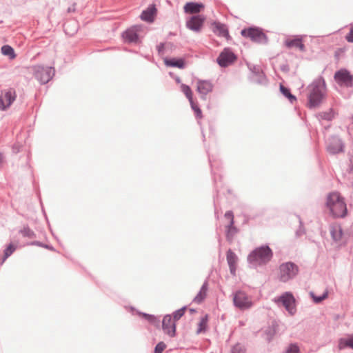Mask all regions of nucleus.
<instances>
[{
	"label": "nucleus",
	"instance_id": "15",
	"mask_svg": "<svg viewBox=\"0 0 353 353\" xmlns=\"http://www.w3.org/2000/svg\"><path fill=\"white\" fill-rule=\"evenodd\" d=\"M205 6L201 3L189 2L184 6V12L187 14H196L199 13Z\"/></svg>",
	"mask_w": 353,
	"mask_h": 353
},
{
	"label": "nucleus",
	"instance_id": "33",
	"mask_svg": "<svg viewBox=\"0 0 353 353\" xmlns=\"http://www.w3.org/2000/svg\"><path fill=\"white\" fill-rule=\"evenodd\" d=\"M15 249L16 248L14 245H8L4 252L5 258H8L9 256H10L14 252Z\"/></svg>",
	"mask_w": 353,
	"mask_h": 353
},
{
	"label": "nucleus",
	"instance_id": "13",
	"mask_svg": "<svg viewBox=\"0 0 353 353\" xmlns=\"http://www.w3.org/2000/svg\"><path fill=\"white\" fill-rule=\"evenodd\" d=\"M235 305L239 308H248L251 306V301L249 298L242 292L236 293L234 298Z\"/></svg>",
	"mask_w": 353,
	"mask_h": 353
},
{
	"label": "nucleus",
	"instance_id": "38",
	"mask_svg": "<svg viewBox=\"0 0 353 353\" xmlns=\"http://www.w3.org/2000/svg\"><path fill=\"white\" fill-rule=\"evenodd\" d=\"M166 345L163 342L159 343L154 350V353H162Z\"/></svg>",
	"mask_w": 353,
	"mask_h": 353
},
{
	"label": "nucleus",
	"instance_id": "30",
	"mask_svg": "<svg viewBox=\"0 0 353 353\" xmlns=\"http://www.w3.org/2000/svg\"><path fill=\"white\" fill-rule=\"evenodd\" d=\"M192 109L194 110L196 117L199 119L202 118V112L201 110L198 106L197 103H196L193 100L192 102H190Z\"/></svg>",
	"mask_w": 353,
	"mask_h": 353
},
{
	"label": "nucleus",
	"instance_id": "18",
	"mask_svg": "<svg viewBox=\"0 0 353 353\" xmlns=\"http://www.w3.org/2000/svg\"><path fill=\"white\" fill-rule=\"evenodd\" d=\"M212 31L220 37H228L229 33L226 26L219 22H214L211 24Z\"/></svg>",
	"mask_w": 353,
	"mask_h": 353
},
{
	"label": "nucleus",
	"instance_id": "25",
	"mask_svg": "<svg viewBox=\"0 0 353 353\" xmlns=\"http://www.w3.org/2000/svg\"><path fill=\"white\" fill-rule=\"evenodd\" d=\"M208 316L206 314L201 319V321L198 325V329L196 330V334H200L206 330L207 327H208Z\"/></svg>",
	"mask_w": 353,
	"mask_h": 353
},
{
	"label": "nucleus",
	"instance_id": "5",
	"mask_svg": "<svg viewBox=\"0 0 353 353\" xmlns=\"http://www.w3.org/2000/svg\"><path fill=\"white\" fill-rule=\"evenodd\" d=\"M241 35L245 38H248L254 42L265 43L268 38L263 30L259 28H248L241 30Z\"/></svg>",
	"mask_w": 353,
	"mask_h": 353
},
{
	"label": "nucleus",
	"instance_id": "24",
	"mask_svg": "<svg viewBox=\"0 0 353 353\" xmlns=\"http://www.w3.org/2000/svg\"><path fill=\"white\" fill-rule=\"evenodd\" d=\"M331 235L335 241H339L342 239L343 232L340 225H336L331 229Z\"/></svg>",
	"mask_w": 353,
	"mask_h": 353
},
{
	"label": "nucleus",
	"instance_id": "19",
	"mask_svg": "<svg viewBox=\"0 0 353 353\" xmlns=\"http://www.w3.org/2000/svg\"><path fill=\"white\" fill-rule=\"evenodd\" d=\"M213 89L212 84L208 81L199 80L197 81L196 90L202 95H206L212 92Z\"/></svg>",
	"mask_w": 353,
	"mask_h": 353
},
{
	"label": "nucleus",
	"instance_id": "7",
	"mask_svg": "<svg viewBox=\"0 0 353 353\" xmlns=\"http://www.w3.org/2000/svg\"><path fill=\"white\" fill-rule=\"evenodd\" d=\"M276 303H281L285 310L293 315L296 312V300L291 292H285L281 296L274 299Z\"/></svg>",
	"mask_w": 353,
	"mask_h": 353
},
{
	"label": "nucleus",
	"instance_id": "35",
	"mask_svg": "<svg viewBox=\"0 0 353 353\" xmlns=\"http://www.w3.org/2000/svg\"><path fill=\"white\" fill-rule=\"evenodd\" d=\"M299 347L296 344H290L286 350V353H299Z\"/></svg>",
	"mask_w": 353,
	"mask_h": 353
},
{
	"label": "nucleus",
	"instance_id": "23",
	"mask_svg": "<svg viewBox=\"0 0 353 353\" xmlns=\"http://www.w3.org/2000/svg\"><path fill=\"white\" fill-rule=\"evenodd\" d=\"M208 291V283L205 282L203 284L200 291L194 297V301L196 303H201L205 298Z\"/></svg>",
	"mask_w": 353,
	"mask_h": 353
},
{
	"label": "nucleus",
	"instance_id": "21",
	"mask_svg": "<svg viewBox=\"0 0 353 353\" xmlns=\"http://www.w3.org/2000/svg\"><path fill=\"white\" fill-rule=\"evenodd\" d=\"M165 64L168 67L178 68L180 69L184 68L185 63L183 59L177 58H165L163 59Z\"/></svg>",
	"mask_w": 353,
	"mask_h": 353
},
{
	"label": "nucleus",
	"instance_id": "14",
	"mask_svg": "<svg viewBox=\"0 0 353 353\" xmlns=\"http://www.w3.org/2000/svg\"><path fill=\"white\" fill-rule=\"evenodd\" d=\"M141 30V26H134L126 30L123 34V37L129 42H137L139 39L138 32Z\"/></svg>",
	"mask_w": 353,
	"mask_h": 353
},
{
	"label": "nucleus",
	"instance_id": "31",
	"mask_svg": "<svg viewBox=\"0 0 353 353\" xmlns=\"http://www.w3.org/2000/svg\"><path fill=\"white\" fill-rule=\"evenodd\" d=\"M236 233V229L233 225L228 224V230H227V237L229 239H231L233 236Z\"/></svg>",
	"mask_w": 353,
	"mask_h": 353
},
{
	"label": "nucleus",
	"instance_id": "4",
	"mask_svg": "<svg viewBox=\"0 0 353 353\" xmlns=\"http://www.w3.org/2000/svg\"><path fill=\"white\" fill-rule=\"evenodd\" d=\"M34 77L41 83H48L54 74V69L52 67H44L36 65L31 68Z\"/></svg>",
	"mask_w": 353,
	"mask_h": 353
},
{
	"label": "nucleus",
	"instance_id": "41",
	"mask_svg": "<svg viewBox=\"0 0 353 353\" xmlns=\"http://www.w3.org/2000/svg\"><path fill=\"white\" fill-rule=\"evenodd\" d=\"M158 51L159 52H161V51H163V48H164V45L163 43H161L160 45L158 46Z\"/></svg>",
	"mask_w": 353,
	"mask_h": 353
},
{
	"label": "nucleus",
	"instance_id": "39",
	"mask_svg": "<svg viewBox=\"0 0 353 353\" xmlns=\"http://www.w3.org/2000/svg\"><path fill=\"white\" fill-rule=\"evenodd\" d=\"M232 353H245V349L242 345L237 344L233 347Z\"/></svg>",
	"mask_w": 353,
	"mask_h": 353
},
{
	"label": "nucleus",
	"instance_id": "17",
	"mask_svg": "<svg viewBox=\"0 0 353 353\" xmlns=\"http://www.w3.org/2000/svg\"><path fill=\"white\" fill-rule=\"evenodd\" d=\"M226 257H227V261H228V265L230 267V272L233 275H235L236 265H237V261H238V257L236 255V254L230 250H229L227 252Z\"/></svg>",
	"mask_w": 353,
	"mask_h": 353
},
{
	"label": "nucleus",
	"instance_id": "29",
	"mask_svg": "<svg viewBox=\"0 0 353 353\" xmlns=\"http://www.w3.org/2000/svg\"><path fill=\"white\" fill-rule=\"evenodd\" d=\"M310 295L311 296V297L312 298L314 302H315L316 303H321L322 301L325 300V299L327 298V296H328V291L327 290H325L322 296H315V294H314V292H311L310 293Z\"/></svg>",
	"mask_w": 353,
	"mask_h": 353
},
{
	"label": "nucleus",
	"instance_id": "37",
	"mask_svg": "<svg viewBox=\"0 0 353 353\" xmlns=\"http://www.w3.org/2000/svg\"><path fill=\"white\" fill-rule=\"evenodd\" d=\"M345 39L349 43H353V24H351L350 26V31L349 32L345 35Z\"/></svg>",
	"mask_w": 353,
	"mask_h": 353
},
{
	"label": "nucleus",
	"instance_id": "6",
	"mask_svg": "<svg viewBox=\"0 0 353 353\" xmlns=\"http://www.w3.org/2000/svg\"><path fill=\"white\" fill-rule=\"evenodd\" d=\"M298 267L293 263L287 262L279 267V280L282 282H287L298 273Z\"/></svg>",
	"mask_w": 353,
	"mask_h": 353
},
{
	"label": "nucleus",
	"instance_id": "3",
	"mask_svg": "<svg viewBox=\"0 0 353 353\" xmlns=\"http://www.w3.org/2000/svg\"><path fill=\"white\" fill-rule=\"evenodd\" d=\"M272 257V252L268 246H262L254 250L248 256L250 262L264 263Z\"/></svg>",
	"mask_w": 353,
	"mask_h": 353
},
{
	"label": "nucleus",
	"instance_id": "26",
	"mask_svg": "<svg viewBox=\"0 0 353 353\" xmlns=\"http://www.w3.org/2000/svg\"><path fill=\"white\" fill-rule=\"evenodd\" d=\"M1 52L3 55L9 57L11 59H13L16 57L14 49L10 46H3L1 48Z\"/></svg>",
	"mask_w": 353,
	"mask_h": 353
},
{
	"label": "nucleus",
	"instance_id": "20",
	"mask_svg": "<svg viewBox=\"0 0 353 353\" xmlns=\"http://www.w3.org/2000/svg\"><path fill=\"white\" fill-rule=\"evenodd\" d=\"M157 11L155 6L151 5L145 10L143 11L141 14V19L148 22H152L157 14Z\"/></svg>",
	"mask_w": 353,
	"mask_h": 353
},
{
	"label": "nucleus",
	"instance_id": "28",
	"mask_svg": "<svg viewBox=\"0 0 353 353\" xmlns=\"http://www.w3.org/2000/svg\"><path fill=\"white\" fill-rule=\"evenodd\" d=\"M181 90L188 99L189 102H192L193 100V94L190 88L185 84L181 85Z\"/></svg>",
	"mask_w": 353,
	"mask_h": 353
},
{
	"label": "nucleus",
	"instance_id": "42",
	"mask_svg": "<svg viewBox=\"0 0 353 353\" xmlns=\"http://www.w3.org/2000/svg\"><path fill=\"white\" fill-rule=\"evenodd\" d=\"M3 163V157L2 154L0 153V166Z\"/></svg>",
	"mask_w": 353,
	"mask_h": 353
},
{
	"label": "nucleus",
	"instance_id": "32",
	"mask_svg": "<svg viewBox=\"0 0 353 353\" xmlns=\"http://www.w3.org/2000/svg\"><path fill=\"white\" fill-rule=\"evenodd\" d=\"M343 345L353 348V337L341 340L340 342V346L342 347Z\"/></svg>",
	"mask_w": 353,
	"mask_h": 353
},
{
	"label": "nucleus",
	"instance_id": "22",
	"mask_svg": "<svg viewBox=\"0 0 353 353\" xmlns=\"http://www.w3.org/2000/svg\"><path fill=\"white\" fill-rule=\"evenodd\" d=\"M343 150V145L339 140H334L332 143H330L327 145V150L331 154H336L341 152Z\"/></svg>",
	"mask_w": 353,
	"mask_h": 353
},
{
	"label": "nucleus",
	"instance_id": "36",
	"mask_svg": "<svg viewBox=\"0 0 353 353\" xmlns=\"http://www.w3.org/2000/svg\"><path fill=\"white\" fill-rule=\"evenodd\" d=\"M225 218L228 221V224L233 225L234 224V215L232 212L228 211L225 214Z\"/></svg>",
	"mask_w": 353,
	"mask_h": 353
},
{
	"label": "nucleus",
	"instance_id": "40",
	"mask_svg": "<svg viewBox=\"0 0 353 353\" xmlns=\"http://www.w3.org/2000/svg\"><path fill=\"white\" fill-rule=\"evenodd\" d=\"M143 316L150 322H153L155 319L154 316L152 315L144 314Z\"/></svg>",
	"mask_w": 353,
	"mask_h": 353
},
{
	"label": "nucleus",
	"instance_id": "27",
	"mask_svg": "<svg viewBox=\"0 0 353 353\" xmlns=\"http://www.w3.org/2000/svg\"><path fill=\"white\" fill-rule=\"evenodd\" d=\"M280 90L281 93L290 101L291 103L296 101V97L290 93V90L283 86L282 84L280 85Z\"/></svg>",
	"mask_w": 353,
	"mask_h": 353
},
{
	"label": "nucleus",
	"instance_id": "10",
	"mask_svg": "<svg viewBox=\"0 0 353 353\" xmlns=\"http://www.w3.org/2000/svg\"><path fill=\"white\" fill-rule=\"evenodd\" d=\"M205 21V17L202 15H195L187 21L186 26L193 31L199 32Z\"/></svg>",
	"mask_w": 353,
	"mask_h": 353
},
{
	"label": "nucleus",
	"instance_id": "16",
	"mask_svg": "<svg viewBox=\"0 0 353 353\" xmlns=\"http://www.w3.org/2000/svg\"><path fill=\"white\" fill-rule=\"evenodd\" d=\"M285 45L288 48H298L301 52H304L305 50V46L302 41V39L300 37L288 39L285 41Z\"/></svg>",
	"mask_w": 353,
	"mask_h": 353
},
{
	"label": "nucleus",
	"instance_id": "9",
	"mask_svg": "<svg viewBox=\"0 0 353 353\" xmlns=\"http://www.w3.org/2000/svg\"><path fill=\"white\" fill-rule=\"evenodd\" d=\"M334 79L340 85L350 87L353 85V76L345 69L337 71L334 74Z\"/></svg>",
	"mask_w": 353,
	"mask_h": 353
},
{
	"label": "nucleus",
	"instance_id": "2",
	"mask_svg": "<svg viewBox=\"0 0 353 353\" xmlns=\"http://www.w3.org/2000/svg\"><path fill=\"white\" fill-rule=\"evenodd\" d=\"M308 95V106L311 108L317 107L324 97L325 92V84L323 80L315 81L310 87Z\"/></svg>",
	"mask_w": 353,
	"mask_h": 353
},
{
	"label": "nucleus",
	"instance_id": "8",
	"mask_svg": "<svg viewBox=\"0 0 353 353\" xmlns=\"http://www.w3.org/2000/svg\"><path fill=\"white\" fill-rule=\"evenodd\" d=\"M16 92L12 88L1 91L0 94V109L5 110L8 108L15 100Z\"/></svg>",
	"mask_w": 353,
	"mask_h": 353
},
{
	"label": "nucleus",
	"instance_id": "1",
	"mask_svg": "<svg viewBox=\"0 0 353 353\" xmlns=\"http://www.w3.org/2000/svg\"><path fill=\"white\" fill-rule=\"evenodd\" d=\"M326 206L334 217L343 218L347 214V210L344 198L337 192H331L327 195Z\"/></svg>",
	"mask_w": 353,
	"mask_h": 353
},
{
	"label": "nucleus",
	"instance_id": "11",
	"mask_svg": "<svg viewBox=\"0 0 353 353\" xmlns=\"http://www.w3.org/2000/svg\"><path fill=\"white\" fill-rule=\"evenodd\" d=\"M236 57L233 52L228 49H225L217 59L218 63L223 67H225L234 62Z\"/></svg>",
	"mask_w": 353,
	"mask_h": 353
},
{
	"label": "nucleus",
	"instance_id": "34",
	"mask_svg": "<svg viewBox=\"0 0 353 353\" xmlns=\"http://www.w3.org/2000/svg\"><path fill=\"white\" fill-rule=\"evenodd\" d=\"M185 307H183L174 313V322L179 320L185 313Z\"/></svg>",
	"mask_w": 353,
	"mask_h": 353
},
{
	"label": "nucleus",
	"instance_id": "12",
	"mask_svg": "<svg viewBox=\"0 0 353 353\" xmlns=\"http://www.w3.org/2000/svg\"><path fill=\"white\" fill-rule=\"evenodd\" d=\"M163 330L170 336H174L176 331V325L174 321L170 315L164 316L162 322Z\"/></svg>",
	"mask_w": 353,
	"mask_h": 353
}]
</instances>
